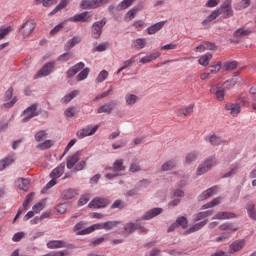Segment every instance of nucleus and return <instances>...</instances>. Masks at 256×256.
Returning a JSON list of instances; mask_svg holds the SVG:
<instances>
[{"label": "nucleus", "instance_id": "nucleus-33", "mask_svg": "<svg viewBox=\"0 0 256 256\" xmlns=\"http://www.w3.org/2000/svg\"><path fill=\"white\" fill-rule=\"evenodd\" d=\"M209 220L205 219L199 223L194 224L192 227L189 228L188 232L189 233H195V231H199L200 229H203L205 225H207Z\"/></svg>", "mask_w": 256, "mask_h": 256}, {"label": "nucleus", "instance_id": "nucleus-46", "mask_svg": "<svg viewBox=\"0 0 256 256\" xmlns=\"http://www.w3.org/2000/svg\"><path fill=\"white\" fill-rule=\"evenodd\" d=\"M113 171H125V166L123 165V159H118L114 162Z\"/></svg>", "mask_w": 256, "mask_h": 256}, {"label": "nucleus", "instance_id": "nucleus-24", "mask_svg": "<svg viewBox=\"0 0 256 256\" xmlns=\"http://www.w3.org/2000/svg\"><path fill=\"white\" fill-rule=\"evenodd\" d=\"M225 109L226 111H230L232 117H237L238 113H241V106L239 104H227Z\"/></svg>", "mask_w": 256, "mask_h": 256}, {"label": "nucleus", "instance_id": "nucleus-23", "mask_svg": "<svg viewBox=\"0 0 256 256\" xmlns=\"http://www.w3.org/2000/svg\"><path fill=\"white\" fill-rule=\"evenodd\" d=\"M208 141L210 145H214V146L225 145L227 143V140H224L223 138L215 134L209 136Z\"/></svg>", "mask_w": 256, "mask_h": 256}, {"label": "nucleus", "instance_id": "nucleus-6", "mask_svg": "<svg viewBox=\"0 0 256 256\" xmlns=\"http://www.w3.org/2000/svg\"><path fill=\"white\" fill-rule=\"evenodd\" d=\"M99 129V126H86L80 130L77 131L76 137L78 139H85V137H90L91 135H95L97 133V130Z\"/></svg>", "mask_w": 256, "mask_h": 256}, {"label": "nucleus", "instance_id": "nucleus-58", "mask_svg": "<svg viewBox=\"0 0 256 256\" xmlns=\"http://www.w3.org/2000/svg\"><path fill=\"white\" fill-rule=\"evenodd\" d=\"M67 7V0H62L59 5L56 6V8L51 12V15H55L58 11H61V9H65Z\"/></svg>", "mask_w": 256, "mask_h": 256}, {"label": "nucleus", "instance_id": "nucleus-15", "mask_svg": "<svg viewBox=\"0 0 256 256\" xmlns=\"http://www.w3.org/2000/svg\"><path fill=\"white\" fill-rule=\"evenodd\" d=\"M193 109H195V104H189L185 108L178 109L176 115L178 117H188V115H191V113H193Z\"/></svg>", "mask_w": 256, "mask_h": 256}, {"label": "nucleus", "instance_id": "nucleus-55", "mask_svg": "<svg viewBox=\"0 0 256 256\" xmlns=\"http://www.w3.org/2000/svg\"><path fill=\"white\" fill-rule=\"evenodd\" d=\"M47 139V132L45 130H41L35 134V140L38 142L44 141Z\"/></svg>", "mask_w": 256, "mask_h": 256}, {"label": "nucleus", "instance_id": "nucleus-40", "mask_svg": "<svg viewBox=\"0 0 256 256\" xmlns=\"http://www.w3.org/2000/svg\"><path fill=\"white\" fill-rule=\"evenodd\" d=\"M234 37H247V35H251V31L245 29V28H239L234 32Z\"/></svg>", "mask_w": 256, "mask_h": 256}, {"label": "nucleus", "instance_id": "nucleus-9", "mask_svg": "<svg viewBox=\"0 0 256 256\" xmlns=\"http://www.w3.org/2000/svg\"><path fill=\"white\" fill-rule=\"evenodd\" d=\"M92 18L93 16L89 14V12H82L71 17L70 21H73L74 23H87L91 21Z\"/></svg>", "mask_w": 256, "mask_h": 256}, {"label": "nucleus", "instance_id": "nucleus-51", "mask_svg": "<svg viewBox=\"0 0 256 256\" xmlns=\"http://www.w3.org/2000/svg\"><path fill=\"white\" fill-rule=\"evenodd\" d=\"M89 77V68H85L82 70L77 76L76 80L77 81H84V79H87Z\"/></svg>", "mask_w": 256, "mask_h": 256}, {"label": "nucleus", "instance_id": "nucleus-62", "mask_svg": "<svg viewBox=\"0 0 256 256\" xmlns=\"http://www.w3.org/2000/svg\"><path fill=\"white\" fill-rule=\"evenodd\" d=\"M87 203H89V194L83 195L78 201V205L80 207H83V205H87Z\"/></svg>", "mask_w": 256, "mask_h": 256}, {"label": "nucleus", "instance_id": "nucleus-27", "mask_svg": "<svg viewBox=\"0 0 256 256\" xmlns=\"http://www.w3.org/2000/svg\"><path fill=\"white\" fill-rule=\"evenodd\" d=\"M79 161V152H76L72 156H69L67 158V169H73L75 167V164Z\"/></svg>", "mask_w": 256, "mask_h": 256}, {"label": "nucleus", "instance_id": "nucleus-56", "mask_svg": "<svg viewBox=\"0 0 256 256\" xmlns=\"http://www.w3.org/2000/svg\"><path fill=\"white\" fill-rule=\"evenodd\" d=\"M224 71H233V69H237V62L232 61L224 64L223 68Z\"/></svg>", "mask_w": 256, "mask_h": 256}, {"label": "nucleus", "instance_id": "nucleus-44", "mask_svg": "<svg viewBox=\"0 0 256 256\" xmlns=\"http://www.w3.org/2000/svg\"><path fill=\"white\" fill-rule=\"evenodd\" d=\"M176 224L180 225L182 229H187L189 226V222L187 221V218L185 216L178 217L176 220Z\"/></svg>", "mask_w": 256, "mask_h": 256}, {"label": "nucleus", "instance_id": "nucleus-60", "mask_svg": "<svg viewBox=\"0 0 256 256\" xmlns=\"http://www.w3.org/2000/svg\"><path fill=\"white\" fill-rule=\"evenodd\" d=\"M34 213H41L43 209H45V203L43 202H38L36 205L32 207Z\"/></svg>", "mask_w": 256, "mask_h": 256}, {"label": "nucleus", "instance_id": "nucleus-16", "mask_svg": "<svg viewBox=\"0 0 256 256\" xmlns=\"http://www.w3.org/2000/svg\"><path fill=\"white\" fill-rule=\"evenodd\" d=\"M163 213L162 208H153L147 211L143 216L142 219L145 221H149V219H153V217H157V215H161Z\"/></svg>", "mask_w": 256, "mask_h": 256}, {"label": "nucleus", "instance_id": "nucleus-10", "mask_svg": "<svg viewBox=\"0 0 256 256\" xmlns=\"http://www.w3.org/2000/svg\"><path fill=\"white\" fill-rule=\"evenodd\" d=\"M109 205V201H107V199L105 198H95L94 200H92L88 207H93L94 209H101L103 207H107Z\"/></svg>", "mask_w": 256, "mask_h": 256}, {"label": "nucleus", "instance_id": "nucleus-30", "mask_svg": "<svg viewBox=\"0 0 256 256\" xmlns=\"http://www.w3.org/2000/svg\"><path fill=\"white\" fill-rule=\"evenodd\" d=\"M213 215V210H208L205 212H199L196 215H194V221H201L202 219H207V217H211Z\"/></svg>", "mask_w": 256, "mask_h": 256}, {"label": "nucleus", "instance_id": "nucleus-52", "mask_svg": "<svg viewBox=\"0 0 256 256\" xmlns=\"http://www.w3.org/2000/svg\"><path fill=\"white\" fill-rule=\"evenodd\" d=\"M51 147H53V141L51 140H46L43 143L37 145V148L42 150L51 149Z\"/></svg>", "mask_w": 256, "mask_h": 256}, {"label": "nucleus", "instance_id": "nucleus-25", "mask_svg": "<svg viewBox=\"0 0 256 256\" xmlns=\"http://www.w3.org/2000/svg\"><path fill=\"white\" fill-rule=\"evenodd\" d=\"M63 173H65V164H61L57 168L52 170V172L50 173V177L51 179H59V177H61Z\"/></svg>", "mask_w": 256, "mask_h": 256}, {"label": "nucleus", "instance_id": "nucleus-63", "mask_svg": "<svg viewBox=\"0 0 256 256\" xmlns=\"http://www.w3.org/2000/svg\"><path fill=\"white\" fill-rule=\"evenodd\" d=\"M238 170L239 166L235 164L228 173L223 175V177H232V175H235V173H237Z\"/></svg>", "mask_w": 256, "mask_h": 256}, {"label": "nucleus", "instance_id": "nucleus-29", "mask_svg": "<svg viewBox=\"0 0 256 256\" xmlns=\"http://www.w3.org/2000/svg\"><path fill=\"white\" fill-rule=\"evenodd\" d=\"M125 101H126V105L133 106L135 105V103L139 101V96L128 93L125 95Z\"/></svg>", "mask_w": 256, "mask_h": 256}, {"label": "nucleus", "instance_id": "nucleus-8", "mask_svg": "<svg viewBox=\"0 0 256 256\" xmlns=\"http://www.w3.org/2000/svg\"><path fill=\"white\" fill-rule=\"evenodd\" d=\"M105 20L97 21L92 26V37L94 39H99L101 33H103V27H105Z\"/></svg>", "mask_w": 256, "mask_h": 256}, {"label": "nucleus", "instance_id": "nucleus-5", "mask_svg": "<svg viewBox=\"0 0 256 256\" xmlns=\"http://www.w3.org/2000/svg\"><path fill=\"white\" fill-rule=\"evenodd\" d=\"M57 65V63L55 61H51L46 63L42 69H40L38 71V73L35 76V79H39L41 77H47L49 75H51V73H53V69H55V66Z\"/></svg>", "mask_w": 256, "mask_h": 256}, {"label": "nucleus", "instance_id": "nucleus-41", "mask_svg": "<svg viewBox=\"0 0 256 256\" xmlns=\"http://www.w3.org/2000/svg\"><path fill=\"white\" fill-rule=\"evenodd\" d=\"M145 45H147V42L144 38H138L134 41V49H137L138 51L145 49Z\"/></svg>", "mask_w": 256, "mask_h": 256}, {"label": "nucleus", "instance_id": "nucleus-3", "mask_svg": "<svg viewBox=\"0 0 256 256\" xmlns=\"http://www.w3.org/2000/svg\"><path fill=\"white\" fill-rule=\"evenodd\" d=\"M35 27H37L35 20H27L20 28V35H22L23 39H27L35 31Z\"/></svg>", "mask_w": 256, "mask_h": 256}, {"label": "nucleus", "instance_id": "nucleus-22", "mask_svg": "<svg viewBox=\"0 0 256 256\" xmlns=\"http://www.w3.org/2000/svg\"><path fill=\"white\" fill-rule=\"evenodd\" d=\"M30 183L31 182L29 181V179H25V178H18L16 181V185L18 189L25 192L29 191Z\"/></svg>", "mask_w": 256, "mask_h": 256}, {"label": "nucleus", "instance_id": "nucleus-20", "mask_svg": "<svg viewBox=\"0 0 256 256\" xmlns=\"http://www.w3.org/2000/svg\"><path fill=\"white\" fill-rule=\"evenodd\" d=\"M245 239L236 240L230 245V253H237V251H241L243 247H245Z\"/></svg>", "mask_w": 256, "mask_h": 256}, {"label": "nucleus", "instance_id": "nucleus-11", "mask_svg": "<svg viewBox=\"0 0 256 256\" xmlns=\"http://www.w3.org/2000/svg\"><path fill=\"white\" fill-rule=\"evenodd\" d=\"M84 68H85V63L79 62L67 71L66 77L68 79H71L75 77L80 72L81 69H84Z\"/></svg>", "mask_w": 256, "mask_h": 256}, {"label": "nucleus", "instance_id": "nucleus-7", "mask_svg": "<svg viewBox=\"0 0 256 256\" xmlns=\"http://www.w3.org/2000/svg\"><path fill=\"white\" fill-rule=\"evenodd\" d=\"M24 118L22 119V123H27V121H31L33 117H37L39 112L37 111V104H32L23 112Z\"/></svg>", "mask_w": 256, "mask_h": 256}, {"label": "nucleus", "instance_id": "nucleus-18", "mask_svg": "<svg viewBox=\"0 0 256 256\" xmlns=\"http://www.w3.org/2000/svg\"><path fill=\"white\" fill-rule=\"evenodd\" d=\"M48 249H63L67 247V242L63 240H51L47 243Z\"/></svg>", "mask_w": 256, "mask_h": 256}, {"label": "nucleus", "instance_id": "nucleus-36", "mask_svg": "<svg viewBox=\"0 0 256 256\" xmlns=\"http://www.w3.org/2000/svg\"><path fill=\"white\" fill-rule=\"evenodd\" d=\"M136 229H138L137 225L133 223H128L124 226V230L122 231L123 235H131Z\"/></svg>", "mask_w": 256, "mask_h": 256}, {"label": "nucleus", "instance_id": "nucleus-42", "mask_svg": "<svg viewBox=\"0 0 256 256\" xmlns=\"http://www.w3.org/2000/svg\"><path fill=\"white\" fill-rule=\"evenodd\" d=\"M77 195V191L73 189H67L62 192L63 199H73Z\"/></svg>", "mask_w": 256, "mask_h": 256}, {"label": "nucleus", "instance_id": "nucleus-47", "mask_svg": "<svg viewBox=\"0 0 256 256\" xmlns=\"http://www.w3.org/2000/svg\"><path fill=\"white\" fill-rule=\"evenodd\" d=\"M108 77L109 72H107L106 70H102L97 76L95 83H103V81H105V79H107Z\"/></svg>", "mask_w": 256, "mask_h": 256}, {"label": "nucleus", "instance_id": "nucleus-37", "mask_svg": "<svg viewBox=\"0 0 256 256\" xmlns=\"http://www.w3.org/2000/svg\"><path fill=\"white\" fill-rule=\"evenodd\" d=\"M246 209L250 219H253V221H256L255 205L253 203H249L247 204Z\"/></svg>", "mask_w": 256, "mask_h": 256}, {"label": "nucleus", "instance_id": "nucleus-39", "mask_svg": "<svg viewBox=\"0 0 256 256\" xmlns=\"http://www.w3.org/2000/svg\"><path fill=\"white\" fill-rule=\"evenodd\" d=\"M81 43V37L74 36L71 40H69L66 44L67 49H73L75 45H79Z\"/></svg>", "mask_w": 256, "mask_h": 256}, {"label": "nucleus", "instance_id": "nucleus-45", "mask_svg": "<svg viewBox=\"0 0 256 256\" xmlns=\"http://www.w3.org/2000/svg\"><path fill=\"white\" fill-rule=\"evenodd\" d=\"M12 31H13V28H11V26L0 27V39H5V37H7V35Z\"/></svg>", "mask_w": 256, "mask_h": 256}, {"label": "nucleus", "instance_id": "nucleus-26", "mask_svg": "<svg viewBox=\"0 0 256 256\" xmlns=\"http://www.w3.org/2000/svg\"><path fill=\"white\" fill-rule=\"evenodd\" d=\"M159 57H161V52H154V53L140 59V63L145 65V63H151V61H155V59H159Z\"/></svg>", "mask_w": 256, "mask_h": 256}, {"label": "nucleus", "instance_id": "nucleus-48", "mask_svg": "<svg viewBox=\"0 0 256 256\" xmlns=\"http://www.w3.org/2000/svg\"><path fill=\"white\" fill-rule=\"evenodd\" d=\"M221 203V198H214L211 202L204 204L202 209H210V207H217Z\"/></svg>", "mask_w": 256, "mask_h": 256}, {"label": "nucleus", "instance_id": "nucleus-4", "mask_svg": "<svg viewBox=\"0 0 256 256\" xmlns=\"http://www.w3.org/2000/svg\"><path fill=\"white\" fill-rule=\"evenodd\" d=\"M109 3L108 0H82L80 3L81 9H97L99 7H103Z\"/></svg>", "mask_w": 256, "mask_h": 256}, {"label": "nucleus", "instance_id": "nucleus-1", "mask_svg": "<svg viewBox=\"0 0 256 256\" xmlns=\"http://www.w3.org/2000/svg\"><path fill=\"white\" fill-rule=\"evenodd\" d=\"M223 19H229V17H233V9L231 8V3L223 4L220 10H215L209 15L205 20H203L202 25H209L211 21H215L216 18L221 15Z\"/></svg>", "mask_w": 256, "mask_h": 256}, {"label": "nucleus", "instance_id": "nucleus-43", "mask_svg": "<svg viewBox=\"0 0 256 256\" xmlns=\"http://www.w3.org/2000/svg\"><path fill=\"white\" fill-rule=\"evenodd\" d=\"M136 0H123L119 5H118V9L120 11H123L125 9H129V7H131V5H133V3H135Z\"/></svg>", "mask_w": 256, "mask_h": 256}, {"label": "nucleus", "instance_id": "nucleus-38", "mask_svg": "<svg viewBox=\"0 0 256 256\" xmlns=\"http://www.w3.org/2000/svg\"><path fill=\"white\" fill-rule=\"evenodd\" d=\"M175 165H177L175 160H169L161 166V171H171V169H175Z\"/></svg>", "mask_w": 256, "mask_h": 256}, {"label": "nucleus", "instance_id": "nucleus-59", "mask_svg": "<svg viewBox=\"0 0 256 256\" xmlns=\"http://www.w3.org/2000/svg\"><path fill=\"white\" fill-rule=\"evenodd\" d=\"M209 73H219L221 71V62H218L215 65L209 66L208 68Z\"/></svg>", "mask_w": 256, "mask_h": 256}, {"label": "nucleus", "instance_id": "nucleus-19", "mask_svg": "<svg viewBox=\"0 0 256 256\" xmlns=\"http://www.w3.org/2000/svg\"><path fill=\"white\" fill-rule=\"evenodd\" d=\"M98 229H105L104 223L94 224L86 229H83L78 233V235H89V233H93V231H97Z\"/></svg>", "mask_w": 256, "mask_h": 256}, {"label": "nucleus", "instance_id": "nucleus-21", "mask_svg": "<svg viewBox=\"0 0 256 256\" xmlns=\"http://www.w3.org/2000/svg\"><path fill=\"white\" fill-rule=\"evenodd\" d=\"M165 26V21H161L158 23H155L154 25H151L147 28L148 35H155V33H158V31H161L163 27Z\"/></svg>", "mask_w": 256, "mask_h": 256}, {"label": "nucleus", "instance_id": "nucleus-49", "mask_svg": "<svg viewBox=\"0 0 256 256\" xmlns=\"http://www.w3.org/2000/svg\"><path fill=\"white\" fill-rule=\"evenodd\" d=\"M138 11L139 8H133L129 10L125 16V21H132V19H135V15H137Z\"/></svg>", "mask_w": 256, "mask_h": 256}, {"label": "nucleus", "instance_id": "nucleus-50", "mask_svg": "<svg viewBox=\"0 0 256 256\" xmlns=\"http://www.w3.org/2000/svg\"><path fill=\"white\" fill-rule=\"evenodd\" d=\"M219 229L221 231H237L238 228L231 223H224L220 225Z\"/></svg>", "mask_w": 256, "mask_h": 256}, {"label": "nucleus", "instance_id": "nucleus-12", "mask_svg": "<svg viewBox=\"0 0 256 256\" xmlns=\"http://www.w3.org/2000/svg\"><path fill=\"white\" fill-rule=\"evenodd\" d=\"M219 191V187L212 186L211 188L207 189L206 191L202 192L199 195V201H205V199H209L210 197H213L215 193Z\"/></svg>", "mask_w": 256, "mask_h": 256}, {"label": "nucleus", "instance_id": "nucleus-14", "mask_svg": "<svg viewBox=\"0 0 256 256\" xmlns=\"http://www.w3.org/2000/svg\"><path fill=\"white\" fill-rule=\"evenodd\" d=\"M215 49H217V47L211 42H203L195 48L198 53H203L204 51H215Z\"/></svg>", "mask_w": 256, "mask_h": 256}, {"label": "nucleus", "instance_id": "nucleus-61", "mask_svg": "<svg viewBox=\"0 0 256 256\" xmlns=\"http://www.w3.org/2000/svg\"><path fill=\"white\" fill-rule=\"evenodd\" d=\"M24 237L25 232H17L13 235L12 241H14V243H19V241H21V239H23Z\"/></svg>", "mask_w": 256, "mask_h": 256}, {"label": "nucleus", "instance_id": "nucleus-64", "mask_svg": "<svg viewBox=\"0 0 256 256\" xmlns=\"http://www.w3.org/2000/svg\"><path fill=\"white\" fill-rule=\"evenodd\" d=\"M73 58V54L71 53H64L58 57V61H69V59Z\"/></svg>", "mask_w": 256, "mask_h": 256}, {"label": "nucleus", "instance_id": "nucleus-28", "mask_svg": "<svg viewBox=\"0 0 256 256\" xmlns=\"http://www.w3.org/2000/svg\"><path fill=\"white\" fill-rule=\"evenodd\" d=\"M235 217H237V215H235V213L219 212L218 214H216L213 217V219H235Z\"/></svg>", "mask_w": 256, "mask_h": 256}, {"label": "nucleus", "instance_id": "nucleus-53", "mask_svg": "<svg viewBox=\"0 0 256 256\" xmlns=\"http://www.w3.org/2000/svg\"><path fill=\"white\" fill-rule=\"evenodd\" d=\"M117 225H119V222H117V221L104 222V229L106 231H111V229H115V227H117Z\"/></svg>", "mask_w": 256, "mask_h": 256}, {"label": "nucleus", "instance_id": "nucleus-2", "mask_svg": "<svg viewBox=\"0 0 256 256\" xmlns=\"http://www.w3.org/2000/svg\"><path fill=\"white\" fill-rule=\"evenodd\" d=\"M217 165V159L215 157L207 158L202 164H200L196 169L197 177L205 175L213 166Z\"/></svg>", "mask_w": 256, "mask_h": 256}, {"label": "nucleus", "instance_id": "nucleus-54", "mask_svg": "<svg viewBox=\"0 0 256 256\" xmlns=\"http://www.w3.org/2000/svg\"><path fill=\"white\" fill-rule=\"evenodd\" d=\"M236 81L235 79H229V80H226L224 83H223V90H227V89H233L234 85H236Z\"/></svg>", "mask_w": 256, "mask_h": 256}, {"label": "nucleus", "instance_id": "nucleus-35", "mask_svg": "<svg viewBox=\"0 0 256 256\" xmlns=\"http://www.w3.org/2000/svg\"><path fill=\"white\" fill-rule=\"evenodd\" d=\"M211 59H213V55H211L210 53H207L199 58L198 63H199V65H202L203 67H207V65H209V61H211Z\"/></svg>", "mask_w": 256, "mask_h": 256}, {"label": "nucleus", "instance_id": "nucleus-31", "mask_svg": "<svg viewBox=\"0 0 256 256\" xmlns=\"http://www.w3.org/2000/svg\"><path fill=\"white\" fill-rule=\"evenodd\" d=\"M198 157H199V152L197 151L189 152L185 157V161L188 165H191V163H194V161H197Z\"/></svg>", "mask_w": 256, "mask_h": 256}, {"label": "nucleus", "instance_id": "nucleus-57", "mask_svg": "<svg viewBox=\"0 0 256 256\" xmlns=\"http://www.w3.org/2000/svg\"><path fill=\"white\" fill-rule=\"evenodd\" d=\"M77 113V110L75 107L71 106L68 107L65 111H64V115L65 117H75V114Z\"/></svg>", "mask_w": 256, "mask_h": 256}, {"label": "nucleus", "instance_id": "nucleus-13", "mask_svg": "<svg viewBox=\"0 0 256 256\" xmlns=\"http://www.w3.org/2000/svg\"><path fill=\"white\" fill-rule=\"evenodd\" d=\"M210 93H213L218 101H224L225 99V90L223 87L212 86L210 89Z\"/></svg>", "mask_w": 256, "mask_h": 256}, {"label": "nucleus", "instance_id": "nucleus-32", "mask_svg": "<svg viewBox=\"0 0 256 256\" xmlns=\"http://www.w3.org/2000/svg\"><path fill=\"white\" fill-rule=\"evenodd\" d=\"M15 163V158L13 157H6L5 159L0 161V171H3V169H7L9 165Z\"/></svg>", "mask_w": 256, "mask_h": 256}, {"label": "nucleus", "instance_id": "nucleus-17", "mask_svg": "<svg viewBox=\"0 0 256 256\" xmlns=\"http://www.w3.org/2000/svg\"><path fill=\"white\" fill-rule=\"evenodd\" d=\"M115 105H117V102H115V101H112L108 104H104L97 109V113L98 114H101V113L110 114V113H112L113 109H115Z\"/></svg>", "mask_w": 256, "mask_h": 256}, {"label": "nucleus", "instance_id": "nucleus-34", "mask_svg": "<svg viewBox=\"0 0 256 256\" xmlns=\"http://www.w3.org/2000/svg\"><path fill=\"white\" fill-rule=\"evenodd\" d=\"M79 95V90H74L61 99V103H70L72 99H75Z\"/></svg>", "mask_w": 256, "mask_h": 256}]
</instances>
